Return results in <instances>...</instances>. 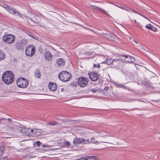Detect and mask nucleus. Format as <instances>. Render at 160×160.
I'll use <instances>...</instances> for the list:
<instances>
[{
    "label": "nucleus",
    "mask_w": 160,
    "mask_h": 160,
    "mask_svg": "<svg viewBox=\"0 0 160 160\" xmlns=\"http://www.w3.org/2000/svg\"><path fill=\"white\" fill-rule=\"evenodd\" d=\"M2 79L4 83L10 84L12 83L14 81V75L12 71H7L3 73Z\"/></svg>",
    "instance_id": "f257e3e1"
},
{
    "label": "nucleus",
    "mask_w": 160,
    "mask_h": 160,
    "mask_svg": "<svg viewBox=\"0 0 160 160\" xmlns=\"http://www.w3.org/2000/svg\"><path fill=\"white\" fill-rule=\"evenodd\" d=\"M71 74L67 71H63L58 75V77L61 81L66 82L69 81L71 78Z\"/></svg>",
    "instance_id": "f03ea898"
},
{
    "label": "nucleus",
    "mask_w": 160,
    "mask_h": 160,
    "mask_svg": "<svg viewBox=\"0 0 160 160\" xmlns=\"http://www.w3.org/2000/svg\"><path fill=\"white\" fill-rule=\"evenodd\" d=\"M28 43L27 40L22 39L20 40H18L15 43V48L17 49H23Z\"/></svg>",
    "instance_id": "7ed1b4c3"
},
{
    "label": "nucleus",
    "mask_w": 160,
    "mask_h": 160,
    "mask_svg": "<svg viewBox=\"0 0 160 160\" xmlns=\"http://www.w3.org/2000/svg\"><path fill=\"white\" fill-rule=\"evenodd\" d=\"M16 83L18 87L22 88H26L28 85V80L22 78H18L16 81Z\"/></svg>",
    "instance_id": "20e7f679"
},
{
    "label": "nucleus",
    "mask_w": 160,
    "mask_h": 160,
    "mask_svg": "<svg viewBox=\"0 0 160 160\" xmlns=\"http://www.w3.org/2000/svg\"><path fill=\"white\" fill-rule=\"evenodd\" d=\"M35 47L33 45H28L26 47L25 52L28 56L31 57L35 54Z\"/></svg>",
    "instance_id": "39448f33"
},
{
    "label": "nucleus",
    "mask_w": 160,
    "mask_h": 160,
    "mask_svg": "<svg viewBox=\"0 0 160 160\" xmlns=\"http://www.w3.org/2000/svg\"><path fill=\"white\" fill-rule=\"evenodd\" d=\"M88 82V79L83 76L80 77L78 79V84L81 87H85L87 86Z\"/></svg>",
    "instance_id": "423d86ee"
},
{
    "label": "nucleus",
    "mask_w": 160,
    "mask_h": 160,
    "mask_svg": "<svg viewBox=\"0 0 160 160\" xmlns=\"http://www.w3.org/2000/svg\"><path fill=\"white\" fill-rule=\"evenodd\" d=\"M15 37L12 34H7L4 35L3 37V40L8 43H12L15 41Z\"/></svg>",
    "instance_id": "0eeeda50"
},
{
    "label": "nucleus",
    "mask_w": 160,
    "mask_h": 160,
    "mask_svg": "<svg viewBox=\"0 0 160 160\" xmlns=\"http://www.w3.org/2000/svg\"><path fill=\"white\" fill-rule=\"evenodd\" d=\"M123 61L122 58H121L120 59H114L113 62V67L118 69L122 67Z\"/></svg>",
    "instance_id": "6e6552de"
},
{
    "label": "nucleus",
    "mask_w": 160,
    "mask_h": 160,
    "mask_svg": "<svg viewBox=\"0 0 160 160\" xmlns=\"http://www.w3.org/2000/svg\"><path fill=\"white\" fill-rule=\"evenodd\" d=\"M120 58H124L123 61L127 63H132L135 61V58L132 57L129 55H122Z\"/></svg>",
    "instance_id": "1a4fd4ad"
},
{
    "label": "nucleus",
    "mask_w": 160,
    "mask_h": 160,
    "mask_svg": "<svg viewBox=\"0 0 160 160\" xmlns=\"http://www.w3.org/2000/svg\"><path fill=\"white\" fill-rule=\"evenodd\" d=\"M95 138L92 137L90 139V142L89 140V139L87 138L85 139L82 138V143H83L84 144H88L90 143H92L95 144H98L99 143L98 141H93V140H95Z\"/></svg>",
    "instance_id": "9d476101"
},
{
    "label": "nucleus",
    "mask_w": 160,
    "mask_h": 160,
    "mask_svg": "<svg viewBox=\"0 0 160 160\" xmlns=\"http://www.w3.org/2000/svg\"><path fill=\"white\" fill-rule=\"evenodd\" d=\"M90 78L92 81H96L99 79V76L98 73L95 72L88 73Z\"/></svg>",
    "instance_id": "9b49d317"
},
{
    "label": "nucleus",
    "mask_w": 160,
    "mask_h": 160,
    "mask_svg": "<svg viewBox=\"0 0 160 160\" xmlns=\"http://www.w3.org/2000/svg\"><path fill=\"white\" fill-rule=\"evenodd\" d=\"M9 9L10 10H8V11L12 14H14L22 18H23V17L24 16V15L17 10L15 8H12L11 6H10Z\"/></svg>",
    "instance_id": "f8f14e48"
},
{
    "label": "nucleus",
    "mask_w": 160,
    "mask_h": 160,
    "mask_svg": "<svg viewBox=\"0 0 160 160\" xmlns=\"http://www.w3.org/2000/svg\"><path fill=\"white\" fill-rule=\"evenodd\" d=\"M31 128H22V133L25 136H31Z\"/></svg>",
    "instance_id": "ddd939ff"
},
{
    "label": "nucleus",
    "mask_w": 160,
    "mask_h": 160,
    "mask_svg": "<svg viewBox=\"0 0 160 160\" xmlns=\"http://www.w3.org/2000/svg\"><path fill=\"white\" fill-rule=\"evenodd\" d=\"M31 136H33L34 137H37L40 136L41 134V132H40L39 129L34 128L33 129H31Z\"/></svg>",
    "instance_id": "4468645a"
},
{
    "label": "nucleus",
    "mask_w": 160,
    "mask_h": 160,
    "mask_svg": "<svg viewBox=\"0 0 160 160\" xmlns=\"http://www.w3.org/2000/svg\"><path fill=\"white\" fill-rule=\"evenodd\" d=\"M57 86L54 82H50L48 85V88L51 91H55L57 88Z\"/></svg>",
    "instance_id": "2eb2a0df"
},
{
    "label": "nucleus",
    "mask_w": 160,
    "mask_h": 160,
    "mask_svg": "<svg viewBox=\"0 0 160 160\" xmlns=\"http://www.w3.org/2000/svg\"><path fill=\"white\" fill-rule=\"evenodd\" d=\"M44 57L48 61H50L52 59V55L49 51H46Z\"/></svg>",
    "instance_id": "dca6fc26"
},
{
    "label": "nucleus",
    "mask_w": 160,
    "mask_h": 160,
    "mask_svg": "<svg viewBox=\"0 0 160 160\" xmlns=\"http://www.w3.org/2000/svg\"><path fill=\"white\" fill-rule=\"evenodd\" d=\"M57 62L58 64V67H62L64 66L65 65V62L63 59L62 58L58 59L57 61Z\"/></svg>",
    "instance_id": "f3484780"
},
{
    "label": "nucleus",
    "mask_w": 160,
    "mask_h": 160,
    "mask_svg": "<svg viewBox=\"0 0 160 160\" xmlns=\"http://www.w3.org/2000/svg\"><path fill=\"white\" fill-rule=\"evenodd\" d=\"M34 76L35 78H40L41 76L42 75L41 74L40 71L38 69H36L34 72Z\"/></svg>",
    "instance_id": "a211bd4d"
},
{
    "label": "nucleus",
    "mask_w": 160,
    "mask_h": 160,
    "mask_svg": "<svg viewBox=\"0 0 160 160\" xmlns=\"http://www.w3.org/2000/svg\"><path fill=\"white\" fill-rule=\"evenodd\" d=\"M103 36L105 38L109 40H113L114 39L113 36L109 34L103 33Z\"/></svg>",
    "instance_id": "6ab92c4d"
},
{
    "label": "nucleus",
    "mask_w": 160,
    "mask_h": 160,
    "mask_svg": "<svg viewBox=\"0 0 160 160\" xmlns=\"http://www.w3.org/2000/svg\"><path fill=\"white\" fill-rule=\"evenodd\" d=\"M73 143L74 144H81L82 143V138H76L73 140Z\"/></svg>",
    "instance_id": "aec40b11"
},
{
    "label": "nucleus",
    "mask_w": 160,
    "mask_h": 160,
    "mask_svg": "<svg viewBox=\"0 0 160 160\" xmlns=\"http://www.w3.org/2000/svg\"><path fill=\"white\" fill-rule=\"evenodd\" d=\"M114 60V59L112 58L108 59L106 61V63L108 65H111V64H112L113 65Z\"/></svg>",
    "instance_id": "412c9836"
},
{
    "label": "nucleus",
    "mask_w": 160,
    "mask_h": 160,
    "mask_svg": "<svg viewBox=\"0 0 160 160\" xmlns=\"http://www.w3.org/2000/svg\"><path fill=\"white\" fill-rule=\"evenodd\" d=\"M86 158L87 159V160H88L90 159H94L95 160H98V158L97 157L94 156H87L86 157Z\"/></svg>",
    "instance_id": "4be33fe9"
},
{
    "label": "nucleus",
    "mask_w": 160,
    "mask_h": 160,
    "mask_svg": "<svg viewBox=\"0 0 160 160\" xmlns=\"http://www.w3.org/2000/svg\"><path fill=\"white\" fill-rule=\"evenodd\" d=\"M4 52L0 50V60H2L5 58Z\"/></svg>",
    "instance_id": "5701e85b"
},
{
    "label": "nucleus",
    "mask_w": 160,
    "mask_h": 160,
    "mask_svg": "<svg viewBox=\"0 0 160 160\" xmlns=\"http://www.w3.org/2000/svg\"><path fill=\"white\" fill-rule=\"evenodd\" d=\"M63 145L65 147H69L71 145V143H70L68 141H66L63 142Z\"/></svg>",
    "instance_id": "b1692460"
},
{
    "label": "nucleus",
    "mask_w": 160,
    "mask_h": 160,
    "mask_svg": "<svg viewBox=\"0 0 160 160\" xmlns=\"http://www.w3.org/2000/svg\"><path fill=\"white\" fill-rule=\"evenodd\" d=\"M153 26L152 25H151V24H147V25H146V27L147 28H148L149 29L151 30L152 31H154V30L153 29Z\"/></svg>",
    "instance_id": "393cba45"
},
{
    "label": "nucleus",
    "mask_w": 160,
    "mask_h": 160,
    "mask_svg": "<svg viewBox=\"0 0 160 160\" xmlns=\"http://www.w3.org/2000/svg\"><path fill=\"white\" fill-rule=\"evenodd\" d=\"M4 148L3 146L0 147V157L3 154L4 152Z\"/></svg>",
    "instance_id": "a878e982"
},
{
    "label": "nucleus",
    "mask_w": 160,
    "mask_h": 160,
    "mask_svg": "<svg viewBox=\"0 0 160 160\" xmlns=\"http://www.w3.org/2000/svg\"><path fill=\"white\" fill-rule=\"evenodd\" d=\"M99 12H101L102 13L106 15H108V14L106 12V11H105L104 10L102 9L101 8L99 9Z\"/></svg>",
    "instance_id": "bb28decb"
},
{
    "label": "nucleus",
    "mask_w": 160,
    "mask_h": 160,
    "mask_svg": "<svg viewBox=\"0 0 160 160\" xmlns=\"http://www.w3.org/2000/svg\"><path fill=\"white\" fill-rule=\"evenodd\" d=\"M57 124V122H48V124L50 125H52L54 126L55 125V124Z\"/></svg>",
    "instance_id": "cd10ccee"
},
{
    "label": "nucleus",
    "mask_w": 160,
    "mask_h": 160,
    "mask_svg": "<svg viewBox=\"0 0 160 160\" xmlns=\"http://www.w3.org/2000/svg\"><path fill=\"white\" fill-rule=\"evenodd\" d=\"M3 7L5 8L8 11V10H10L9 7V6L5 4L3 6Z\"/></svg>",
    "instance_id": "c85d7f7f"
},
{
    "label": "nucleus",
    "mask_w": 160,
    "mask_h": 160,
    "mask_svg": "<svg viewBox=\"0 0 160 160\" xmlns=\"http://www.w3.org/2000/svg\"><path fill=\"white\" fill-rule=\"evenodd\" d=\"M92 7L93 9L99 11V9H100V8H99L98 7H97L95 6H92Z\"/></svg>",
    "instance_id": "c756f323"
},
{
    "label": "nucleus",
    "mask_w": 160,
    "mask_h": 160,
    "mask_svg": "<svg viewBox=\"0 0 160 160\" xmlns=\"http://www.w3.org/2000/svg\"><path fill=\"white\" fill-rule=\"evenodd\" d=\"M98 90H99L98 89H96L95 88H93L92 89H91L90 90V91H91L93 93H94L95 92H97V91H98Z\"/></svg>",
    "instance_id": "7c9ffc66"
},
{
    "label": "nucleus",
    "mask_w": 160,
    "mask_h": 160,
    "mask_svg": "<svg viewBox=\"0 0 160 160\" xmlns=\"http://www.w3.org/2000/svg\"><path fill=\"white\" fill-rule=\"evenodd\" d=\"M93 68H100V65L98 63L97 64H93Z\"/></svg>",
    "instance_id": "2f4dec72"
},
{
    "label": "nucleus",
    "mask_w": 160,
    "mask_h": 160,
    "mask_svg": "<svg viewBox=\"0 0 160 160\" xmlns=\"http://www.w3.org/2000/svg\"><path fill=\"white\" fill-rule=\"evenodd\" d=\"M36 144L38 146H40V145L41 144V142L40 141H38L36 142Z\"/></svg>",
    "instance_id": "473e14b6"
},
{
    "label": "nucleus",
    "mask_w": 160,
    "mask_h": 160,
    "mask_svg": "<svg viewBox=\"0 0 160 160\" xmlns=\"http://www.w3.org/2000/svg\"><path fill=\"white\" fill-rule=\"evenodd\" d=\"M119 86L120 87H121V88H127L126 87V86L123 84H120L119 85Z\"/></svg>",
    "instance_id": "72a5a7b5"
},
{
    "label": "nucleus",
    "mask_w": 160,
    "mask_h": 160,
    "mask_svg": "<svg viewBox=\"0 0 160 160\" xmlns=\"http://www.w3.org/2000/svg\"><path fill=\"white\" fill-rule=\"evenodd\" d=\"M42 147H49V145L46 144H43L42 145Z\"/></svg>",
    "instance_id": "f704fd0d"
},
{
    "label": "nucleus",
    "mask_w": 160,
    "mask_h": 160,
    "mask_svg": "<svg viewBox=\"0 0 160 160\" xmlns=\"http://www.w3.org/2000/svg\"><path fill=\"white\" fill-rule=\"evenodd\" d=\"M31 21L32 22H35V23H36V22H34V21H33V20H32V21ZM28 23H29V24H30V26H34V25H32V24H31V22H28Z\"/></svg>",
    "instance_id": "c9c22d12"
},
{
    "label": "nucleus",
    "mask_w": 160,
    "mask_h": 160,
    "mask_svg": "<svg viewBox=\"0 0 160 160\" xmlns=\"http://www.w3.org/2000/svg\"><path fill=\"white\" fill-rule=\"evenodd\" d=\"M86 54L87 55H90L92 54V52H87L86 53Z\"/></svg>",
    "instance_id": "e433bc0d"
},
{
    "label": "nucleus",
    "mask_w": 160,
    "mask_h": 160,
    "mask_svg": "<svg viewBox=\"0 0 160 160\" xmlns=\"http://www.w3.org/2000/svg\"><path fill=\"white\" fill-rule=\"evenodd\" d=\"M131 10L132 11L135 12V13H137V14H140V15H141L139 12L135 11H134V10Z\"/></svg>",
    "instance_id": "4c0bfd02"
},
{
    "label": "nucleus",
    "mask_w": 160,
    "mask_h": 160,
    "mask_svg": "<svg viewBox=\"0 0 160 160\" xmlns=\"http://www.w3.org/2000/svg\"><path fill=\"white\" fill-rule=\"evenodd\" d=\"M28 35L31 37H32V38H34V37L33 35H31V33H30L29 34H28Z\"/></svg>",
    "instance_id": "58836bf2"
},
{
    "label": "nucleus",
    "mask_w": 160,
    "mask_h": 160,
    "mask_svg": "<svg viewBox=\"0 0 160 160\" xmlns=\"http://www.w3.org/2000/svg\"><path fill=\"white\" fill-rule=\"evenodd\" d=\"M8 122H12V119L10 118H8Z\"/></svg>",
    "instance_id": "ea45409f"
},
{
    "label": "nucleus",
    "mask_w": 160,
    "mask_h": 160,
    "mask_svg": "<svg viewBox=\"0 0 160 160\" xmlns=\"http://www.w3.org/2000/svg\"><path fill=\"white\" fill-rule=\"evenodd\" d=\"M108 87H105L104 89V90H106V91H107L108 90Z\"/></svg>",
    "instance_id": "a19ab883"
},
{
    "label": "nucleus",
    "mask_w": 160,
    "mask_h": 160,
    "mask_svg": "<svg viewBox=\"0 0 160 160\" xmlns=\"http://www.w3.org/2000/svg\"><path fill=\"white\" fill-rule=\"evenodd\" d=\"M104 142V143H110L109 142H103V141H101V142Z\"/></svg>",
    "instance_id": "79ce46f5"
},
{
    "label": "nucleus",
    "mask_w": 160,
    "mask_h": 160,
    "mask_svg": "<svg viewBox=\"0 0 160 160\" xmlns=\"http://www.w3.org/2000/svg\"><path fill=\"white\" fill-rule=\"evenodd\" d=\"M63 90H64V89H63V88H62L61 89V91H62H62H63Z\"/></svg>",
    "instance_id": "37998d69"
},
{
    "label": "nucleus",
    "mask_w": 160,
    "mask_h": 160,
    "mask_svg": "<svg viewBox=\"0 0 160 160\" xmlns=\"http://www.w3.org/2000/svg\"><path fill=\"white\" fill-rule=\"evenodd\" d=\"M128 9H126V10H127L128 11H129V10H130V9L129 8H128ZM124 9L126 10V9L124 8Z\"/></svg>",
    "instance_id": "c03bdc74"
},
{
    "label": "nucleus",
    "mask_w": 160,
    "mask_h": 160,
    "mask_svg": "<svg viewBox=\"0 0 160 160\" xmlns=\"http://www.w3.org/2000/svg\"><path fill=\"white\" fill-rule=\"evenodd\" d=\"M128 9H126V10H127L128 11H129V10H130V9L129 8H128ZM124 9L126 10V9L124 8Z\"/></svg>",
    "instance_id": "a18cd8bd"
},
{
    "label": "nucleus",
    "mask_w": 160,
    "mask_h": 160,
    "mask_svg": "<svg viewBox=\"0 0 160 160\" xmlns=\"http://www.w3.org/2000/svg\"><path fill=\"white\" fill-rule=\"evenodd\" d=\"M135 23H137V21H136V20H135Z\"/></svg>",
    "instance_id": "49530a36"
},
{
    "label": "nucleus",
    "mask_w": 160,
    "mask_h": 160,
    "mask_svg": "<svg viewBox=\"0 0 160 160\" xmlns=\"http://www.w3.org/2000/svg\"><path fill=\"white\" fill-rule=\"evenodd\" d=\"M134 42L136 43H137V42H136L135 41H134Z\"/></svg>",
    "instance_id": "de8ad7c7"
},
{
    "label": "nucleus",
    "mask_w": 160,
    "mask_h": 160,
    "mask_svg": "<svg viewBox=\"0 0 160 160\" xmlns=\"http://www.w3.org/2000/svg\"><path fill=\"white\" fill-rule=\"evenodd\" d=\"M150 8H149V9H148V10H149V9H150V8H150Z\"/></svg>",
    "instance_id": "09e8293b"
},
{
    "label": "nucleus",
    "mask_w": 160,
    "mask_h": 160,
    "mask_svg": "<svg viewBox=\"0 0 160 160\" xmlns=\"http://www.w3.org/2000/svg\"><path fill=\"white\" fill-rule=\"evenodd\" d=\"M150 8H149V9H148V10H149V9H150V8H150Z\"/></svg>",
    "instance_id": "8fccbe9b"
},
{
    "label": "nucleus",
    "mask_w": 160,
    "mask_h": 160,
    "mask_svg": "<svg viewBox=\"0 0 160 160\" xmlns=\"http://www.w3.org/2000/svg\"><path fill=\"white\" fill-rule=\"evenodd\" d=\"M150 8H149V9H148V10H149V9H150V8H150Z\"/></svg>",
    "instance_id": "3c124183"
},
{
    "label": "nucleus",
    "mask_w": 160,
    "mask_h": 160,
    "mask_svg": "<svg viewBox=\"0 0 160 160\" xmlns=\"http://www.w3.org/2000/svg\"><path fill=\"white\" fill-rule=\"evenodd\" d=\"M32 15H34V14H33V13H32Z\"/></svg>",
    "instance_id": "603ef678"
},
{
    "label": "nucleus",
    "mask_w": 160,
    "mask_h": 160,
    "mask_svg": "<svg viewBox=\"0 0 160 160\" xmlns=\"http://www.w3.org/2000/svg\"><path fill=\"white\" fill-rule=\"evenodd\" d=\"M94 140H93V141H94Z\"/></svg>",
    "instance_id": "864d4df0"
},
{
    "label": "nucleus",
    "mask_w": 160,
    "mask_h": 160,
    "mask_svg": "<svg viewBox=\"0 0 160 160\" xmlns=\"http://www.w3.org/2000/svg\"><path fill=\"white\" fill-rule=\"evenodd\" d=\"M159 133H160V132H159Z\"/></svg>",
    "instance_id": "5fc2aeb1"
}]
</instances>
